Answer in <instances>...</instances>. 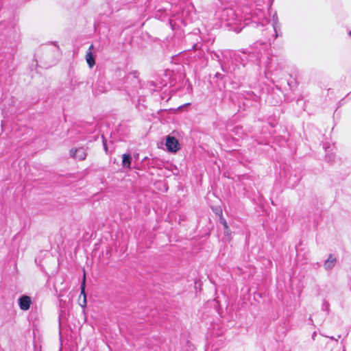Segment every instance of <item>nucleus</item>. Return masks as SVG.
<instances>
[{
	"label": "nucleus",
	"mask_w": 351,
	"mask_h": 351,
	"mask_svg": "<svg viewBox=\"0 0 351 351\" xmlns=\"http://www.w3.org/2000/svg\"><path fill=\"white\" fill-rule=\"evenodd\" d=\"M221 19L226 22L227 25H241L242 16L239 11H236L232 8H225L221 14Z\"/></svg>",
	"instance_id": "obj_1"
},
{
	"label": "nucleus",
	"mask_w": 351,
	"mask_h": 351,
	"mask_svg": "<svg viewBox=\"0 0 351 351\" xmlns=\"http://www.w3.org/2000/svg\"><path fill=\"white\" fill-rule=\"evenodd\" d=\"M165 145L169 152L175 153L180 149V144L178 141L171 136L166 137Z\"/></svg>",
	"instance_id": "obj_2"
},
{
	"label": "nucleus",
	"mask_w": 351,
	"mask_h": 351,
	"mask_svg": "<svg viewBox=\"0 0 351 351\" xmlns=\"http://www.w3.org/2000/svg\"><path fill=\"white\" fill-rule=\"evenodd\" d=\"M262 14V12L259 11V14L256 13L254 15H252L250 17L248 16H245L244 18V23L246 25H248L250 23L248 21L251 19L252 23H257V25H261L263 26L265 25V23H267L268 21L265 18L261 19L259 15Z\"/></svg>",
	"instance_id": "obj_3"
},
{
	"label": "nucleus",
	"mask_w": 351,
	"mask_h": 351,
	"mask_svg": "<svg viewBox=\"0 0 351 351\" xmlns=\"http://www.w3.org/2000/svg\"><path fill=\"white\" fill-rule=\"evenodd\" d=\"M70 155L79 160H83L86 157V152L84 147L72 149L70 150Z\"/></svg>",
	"instance_id": "obj_4"
},
{
	"label": "nucleus",
	"mask_w": 351,
	"mask_h": 351,
	"mask_svg": "<svg viewBox=\"0 0 351 351\" xmlns=\"http://www.w3.org/2000/svg\"><path fill=\"white\" fill-rule=\"evenodd\" d=\"M32 300L30 297L23 295L19 299V305L21 310L27 311L30 308Z\"/></svg>",
	"instance_id": "obj_5"
},
{
	"label": "nucleus",
	"mask_w": 351,
	"mask_h": 351,
	"mask_svg": "<svg viewBox=\"0 0 351 351\" xmlns=\"http://www.w3.org/2000/svg\"><path fill=\"white\" fill-rule=\"evenodd\" d=\"M337 263V258L335 255L330 254L328 258L324 263V267L326 271H330L334 268Z\"/></svg>",
	"instance_id": "obj_6"
},
{
	"label": "nucleus",
	"mask_w": 351,
	"mask_h": 351,
	"mask_svg": "<svg viewBox=\"0 0 351 351\" xmlns=\"http://www.w3.org/2000/svg\"><path fill=\"white\" fill-rule=\"evenodd\" d=\"M93 49V45H91L89 47L88 51L86 53V60L87 62V64H88V66L90 68L93 67L95 64V58H94L93 53H92Z\"/></svg>",
	"instance_id": "obj_7"
},
{
	"label": "nucleus",
	"mask_w": 351,
	"mask_h": 351,
	"mask_svg": "<svg viewBox=\"0 0 351 351\" xmlns=\"http://www.w3.org/2000/svg\"><path fill=\"white\" fill-rule=\"evenodd\" d=\"M132 157L130 154H124L122 156V164L124 167L130 168L131 165Z\"/></svg>",
	"instance_id": "obj_8"
},
{
	"label": "nucleus",
	"mask_w": 351,
	"mask_h": 351,
	"mask_svg": "<svg viewBox=\"0 0 351 351\" xmlns=\"http://www.w3.org/2000/svg\"><path fill=\"white\" fill-rule=\"evenodd\" d=\"M277 24H278V18H277L276 14L275 13L273 15V24H272V27H273L274 31L275 32V34H276L275 38H276L278 36V34H277Z\"/></svg>",
	"instance_id": "obj_9"
},
{
	"label": "nucleus",
	"mask_w": 351,
	"mask_h": 351,
	"mask_svg": "<svg viewBox=\"0 0 351 351\" xmlns=\"http://www.w3.org/2000/svg\"><path fill=\"white\" fill-rule=\"evenodd\" d=\"M85 281H86V276H85V273L84 274V277H83V280H82V285H81V293H80V295H83V298H84V295H86V293H85Z\"/></svg>",
	"instance_id": "obj_10"
},
{
	"label": "nucleus",
	"mask_w": 351,
	"mask_h": 351,
	"mask_svg": "<svg viewBox=\"0 0 351 351\" xmlns=\"http://www.w3.org/2000/svg\"><path fill=\"white\" fill-rule=\"evenodd\" d=\"M329 306H330L329 303L327 301L324 300L323 302L322 306V310L328 312Z\"/></svg>",
	"instance_id": "obj_11"
},
{
	"label": "nucleus",
	"mask_w": 351,
	"mask_h": 351,
	"mask_svg": "<svg viewBox=\"0 0 351 351\" xmlns=\"http://www.w3.org/2000/svg\"><path fill=\"white\" fill-rule=\"evenodd\" d=\"M234 57H235V60L237 62H239V58L241 59L242 61L243 60V58L242 57H244L245 58L246 57V54L245 53H242V55H237V54H234Z\"/></svg>",
	"instance_id": "obj_12"
},
{
	"label": "nucleus",
	"mask_w": 351,
	"mask_h": 351,
	"mask_svg": "<svg viewBox=\"0 0 351 351\" xmlns=\"http://www.w3.org/2000/svg\"><path fill=\"white\" fill-rule=\"evenodd\" d=\"M80 306L84 308L86 306V304H87V302H86V295H84V298H83V301L82 302H80Z\"/></svg>",
	"instance_id": "obj_13"
},
{
	"label": "nucleus",
	"mask_w": 351,
	"mask_h": 351,
	"mask_svg": "<svg viewBox=\"0 0 351 351\" xmlns=\"http://www.w3.org/2000/svg\"><path fill=\"white\" fill-rule=\"evenodd\" d=\"M102 138H103L104 148L106 152H108V147H107V145H106V140L105 139L104 136H102Z\"/></svg>",
	"instance_id": "obj_14"
},
{
	"label": "nucleus",
	"mask_w": 351,
	"mask_h": 351,
	"mask_svg": "<svg viewBox=\"0 0 351 351\" xmlns=\"http://www.w3.org/2000/svg\"><path fill=\"white\" fill-rule=\"evenodd\" d=\"M223 224L224 228H225V230H226L225 233H227V234H228V225H227L226 221H223Z\"/></svg>",
	"instance_id": "obj_15"
},
{
	"label": "nucleus",
	"mask_w": 351,
	"mask_h": 351,
	"mask_svg": "<svg viewBox=\"0 0 351 351\" xmlns=\"http://www.w3.org/2000/svg\"><path fill=\"white\" fill-rule=\"evenodd\" d=\"M241 29H242V27H240V28L235 27V28L234 29V30L235 32H240L241 31Z\"/></svg>",
	"instance_id": "obj_16"
}]
</instances>
